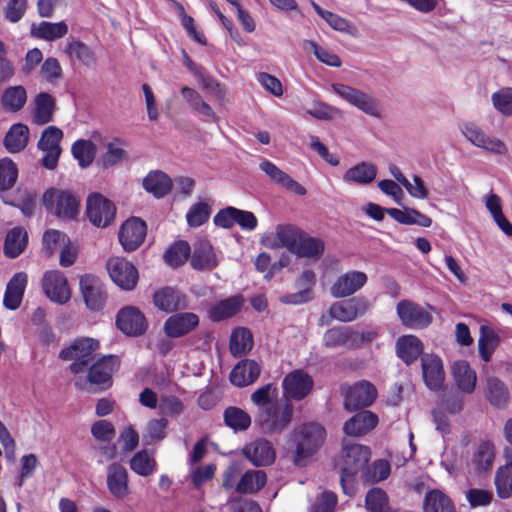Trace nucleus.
Listing matches in <instances>:
<instances>
[{
	"instance_id": "e433bc0d",
	"label": "nucleus",
	"mask_w": 512,
	"mask_h": 512,
	"mask_svg": "<svg viewBox=\"0 0 512 512\" xmlns=\"http://www.w3.org/2000/svg\"><path fill=\"white\" fill-rule=\"evenodd\" d=\"M422 352L423 344L421 340L414 335L399 337L396 342L397 356L407 365L413 363Z\"/></svg>"
},
{
	"instance_id": "09e8293b",
	"label": "nucleus",
	"mask_w": 512,
	"mask_h": 512,
	"mask_svg": "<svg viewBox=\"0 0 512 512\" xmlns=\"http://www.w3.org/2000/svg\"><path fill=\"white\" fill-rule=\"evenodd\" d=\"M241 305L242 299L239 297L225 299L209 309V318L214 322L230 318L240 310Z\"/></svg>"
},
{
	"instance_id": "cd10ccee",
	"label": "nucleus",
	"mask_w": 512,
	"mask_h": 512,
	"mask_svg": "<svg viewBox=\"0 0 512 512\" xmlns=\"http://www.w3.org/2000/svg\"><path fill=\"white\" fill-rule=\"evenodd\" d=\"M245 457L255 466H266L275 460L272 444L265 439L255 440L243 449Z\"/></svg>"
},
{
	"instance_id": "473e14b6",
	"label": "nucleus",
	"mask_w": 512,
	"mask_h": 512,
	"mask_svg": "<svg viewBox=\"0 0 512 512\" xmlns=\"http://www.w3.org/2000/svg\"><path fill=\"white\" fill-rule=\"evenodd\" d=\"M28 276L24 272L16 273L8 282L4 293L3 304L10 310L17 309L22 301Z\"/></svg>"
},
{
	"instance_id": "4c0bfd02",
	"label": "nucleus",
	"mask_w": 512,
	"mask_h": 512,
	"mask_svg": "<svg viewBox=\"0 0 512 512\" xmlns=\"http://www.w3.org/2000/svg\"><path fill=\"white\" fill-rule=\"evenodd\" d=\"M130 469L137 475L148 477L157 470V462L153 450L143 449L136 452L129 461Z\"/></svg>"
},
{
	"instance_id": "72a5a7b5",
	"label": "nucleus",
	"mask_w": 512,
	"mask_h": 512,
	"mask_svg": "<svg viewBox=\"0 0 512 512\" xmlns=\"http://www.w3.org/2000/svg\"><path fill=\"white\" fill-rule=\"evenodd\" d=\"M377 168L369 162H361L350 167L344 174L343 180L350 185H367L375 180Z\"/></svg>"
},
{
	"instance_id": "39448f33",
	"label": "nucleus",
	"mask_w": 512,
	"mask_h": 512,
	"mask_svg": "<svg viewBox=\"0 0 512 512\" xmlns=\"http://www.w3.org/2000/svg\"><path fill=\"white\" fill-rule=\"evenodd\" d=\"M45 207L58 217L74 219L80 208V198L69 191L52 189L43 197Z\"/></svg>"
},
{
	"instance_id": "a18cd8bd",
	"label": "nucleus",
	"mask_w": 512,
	"mask_h": 512,
	"mask_svg": "<svg viewBox=\"0 0 512 512\" xmlns=\"http://www.w3.org/2000/svg\"><path fill=\"white\" fill-rule=\"evenodd\" d=\"M29 139V129L26 125L18 123L12 125L6 133L4 144L10 153H17L23 150Z\"/></svg>"
},
{
	"instance_id": "2f4dec72",
	"label": "nucleus",
	"mask_w": 512,
	"mask_h": 512,
	"mask_svg": "<svg viewBox=\"0 0 512 512\" xmlns=\"http://www.w3.org/2000/svg\"><path fill=\"white\" fill-rule=\"evenodd\" d=\"M259 364L251 359L239 362L230 373V381L238 387H244L255 382L260 375Z\"/></svg>"
},
{
	"instance_id": "e2e57ef3",
	"label": "nucleus",
	"mask_w": 512,
	"mask_h": 512,
	"mask_svg": "<svg viewBox=\"0 0 512 512\" xmlns=\"http://www.w3.org/2000/svg\"><path fill=\"white\" fill-rule=\"evenodd\" d=\"M497 495L501 499L512 496V469L500 466L494 477Z\"/></svg>"
},
{
	"instance_id": "bf43d9fd",
	"label": "nucleus",
	"mask_w": 512,
	"mask_h": 512,
	"mask_svg": "<svg viewBox=\"0 0 512 512\" xmlns=\"http://www.w3.org/2000/svg\"><path fill=\"white\" fill-rule=\"evenodd\" d=\"M365 506L370 512H393L388 505L387 494L380 488H373L368 491Z\"/></svg>"
},
{
	"instance_id": "6e6d98bb",
	"label": "nucleus",
	"mask_w": 512,
	"mask_h": 512,
	"mask_svg": "<svg viewBox=\"0 0 512 512\" xmlns=\"http://www.w3.org/2000/svg\"><path fill=\"white\" fill-rule=\"evenodd\" d=\"M225 424L235 432L244 431L251 424V417L244 410L237 407H228L224 411Z\"/></svg>"
},
{
	"instance_id": "4468645a",
	"label": "nucleus",
	"mask_w": 512,
	"mask_h": 512,
	"mask_svg": "<svg viewBox=\"0 0 512 512\" xmlns=\"http://www.w3.org/2000/svg\"><path fill=\"white\" fill-rule=\"evenodd\" d=\"M313 384V379L308 373L300 369L294 370L283 379V399L300 401L310 393Z\"/></svg>"
},
{
	"instance_id": "7c9ffc66",
	"label": "nucleus",
	"mask_w": 512,
	"mask_h": 512,
	"mask_svg": "<svg viewBox=\"0 0 512 512\" xmlns=\"http://www.w3.org/2000/svg\"><path fill=\"white\" fill-rule=\"evenodd\" d=\"M378 416L371 411L364 410L347 420L344 424V432L350 436H362L376 427Z\"/></svg>"
},
{
	"instance_id": "603ef678",
	"label": "nucleus",
	"mask_w": 512,
	"mask_h": 512,
	"mask_svg": "<svg viewBox=\"0 0 512 512\" xmlns=\"http://www.w3.org/2000/svg\"><path fill=\"white\" fill-rule=\"evenodd\" d=\"M267 481L266 473L261 470H250L243 474L236 485L239 493H253L260 490Z\"/></svg>"
},
{
	"instance_id": "4be33fe9",
	"label": "nucleus",
	"mask_w": 512,
	"mask_h": 512,
	"mask_svg": "<svg viewBox=\"0 0 512 512\" xmlns=\"http://www.w3.org/2000/svg\"><path fill=\"white\" fill-rule=\"evenodd\" d=\"M397 314L401 322L410 328L426 327L432 321V316L425 309L409 300L397 304Z\"/></svg>"
},
{
	"instance_id": "ddd939ff",
	"label": "nucleus",
	"mask_w": 512,
	"mask_h": 512,
	"mask_svg": "<svg viewBox=\"0 0 512 512\" xmlns=\"http://www.w3.org/2000/svg\"><path fill=\"white\" fill-rule=\"evenodd\" d=\"M343 395L345 408L348 411H354L361 407L370 406L377 397V389L372 383L361 380L349 386L343 392Z\"/></svg>"
},
{
	"instance_id": "6e6552de",
	"label": "nucleus",
	"mask_w": 512,
	"mask_h": 512,
	"mask_svg": "<svg viewBox=\"0 0 512 512\" xmlns=\"http://www.w3.org/2000/svg\"><path fill=\"white\" fill-rule=\"evenodd\" d=\"M111 280L123 290L135 288L139 274L136 267L123 257L114 256L106 264Z\"/></svg>"
},
{
	"instance_id": "393cba45",
	"label": "nucleus",
	"mask_w": 512,
	"mask_h": 512,
	"mask_svg": "<svg viewBox=\"0 0 512 512\" xmlns=\"http://www.w3.org/2000/svg\"><path fill=\"white\" fill-rule=\"evenodd\" d=\"M106 483L111 495L117 499H124L130 494L127 469L119 463L108 466Z\"/></svg>"
},
{
	"instance_id": "49530a36",
	"label": "nucleus",
	"mask_w": 512,
	"mask_h": 512,
	"mask_svg": "<svg viewBox=\"0 0 512 512\" xmlns=\"http://www.w3.org/2000/svg\"><path fill=\"white\" fill-rule=\"evenodd\" d=\"M486 397L494 407L505 408L509 402L508 388L498 378L489 377L486 381Z\"/></svg>"
},
{
	"instance_id": "a878e982",
	"label": "nucleus",
	"mask_w": 512,
	"mask_h": 512,
	"mask_svg": "<svg viewBox=\"0 0 512 512\" xmlns=\"http://www.w3.org/2000/svg\"><path fill=\"white\" fill-rule=\"evenodd\" d=\"M261 171H263L273 182L277 185L285 188L291 193L303 196L306 194V189L297 181L293 180L287 173L281 170L273 162L262 159L259 165Z\"/></svg>"
},
{
	"instance_id": "c85d7f7f",
	"label": "nucleus",
	"mask_w": 512,
	"mask_h": 512,
	"mask_svg": "<svg viewBox=\"0 0 512 512\" xmlns=\"http://www.w3.org/2000/svg\"><path fill=\"white\" fill-rule=\"evenodd\" d=\"M119 359L109 355L96 361L89 369L88 380L91 384L110 383L112 374L119 368Z\"/></svg>"
},
{
	"instance_id": "ea45409f",
	"label": "nucleus",
	"mask_w": 512,
	"mask_h": 512,
	"mask_svg": "<svg viewBox=\"0 0 512 512\" xmlns=\"http://www.w3.org/2000/svg\"><path fill=\"white\" fill-rule=\"evenodd\" d=\"M387 214L400 224L418 225L421 227H430L432 224L430 217L413 208H388Z\"/></svg>"
},
{
	"instance_id": "7ed1b4c3",
	"label": "nucleus",
	"mask_w": 512,
	"mask_h": 512,
	"mask_svg": "<svg viewBox=\"0 0 512 512\" xmlns=\"http://www.w3.org/2000/svg\"><path fill=\"white\" fill-rule=\"evenodd\" d=\"M341 486L347 495L354 493V476L363 470L371 456L370 449L361 444H346L342 451Z\"/></svg>"
},
{
	"instance_id": "c9c22d12",
	"label": "nucleus",
	"mask_w": 512,
	"mask_h": 512,
	"mask_svg": "<svg viewBox=\"0 0 512 512\" xmlns=\"http://www.w3.org/2000/svg\"><path fill=\"white\" fill-rule=\"evenodd\" d=\"M452 373L458 388L465 393H472L476 386V372L465 360L454 362Z\"/></svg>"
},
{
	"instance_id": "13d9d810",
	"label": "nucleus",
	"mask_w": 512,
	"mask_h": 512,
	"mask_svg": "<svg viewBox=\"0 0 512 512\" xmlns=\"http://www.w3.org/2000/svg\"><path fill=\"white\" fill-rule=\"evenodd\" d=\"M66 52L71 59H77L87 67H91L96 63L93 51L81 41L69 43L66 47Z\"/></svg>"
},
{
	"instance_id": "69168bd1",
	"label": "nucleus",
	"mask_w": 512,
	"mask_h": 512,
	"mask_svg": "<svg viewBox=\"0 0 512 512\" xmlns=\"http://www.w3.org/2000/svg\"><path fill=\"white\" fill-rule=\"evenodd\" d=\"M195 78L197 79L200 88L206 90L216 100L223 101L226 95L225 88L214 77L205 73L203 69L200 72V75H196Z\"/></svg>"
},
{
	"instance_id": "2eb2a0df",
	"label": "nucleus",
	"mask_w": 512,
	"mask_h": 512,
	"mask_svg": "<svg viewBox=\"0 0 512 512\" xmlns=\"http://www.w3.org/2000/svg\"><path fill=\"white\" fill-rule=\"evenodd\" d=\"M301 233L302 230L294 225L279 224L273 232L264 235L263 243L270 249L286 248L292 253Z\"/></svg>"
},
{
	"instance_id": "58836bf2",
	"label": "nucleus",
	"mask_w": 512,
	"mask_h": 512,
	"mask_svg": "<svg viewBox=\"0 0 512 512\" xmlns=\"http://www.w3.org/2000/svg\"><path fill=\"white\" fill-rule=\"evenodd\" d=\"M324 252V243L318 238L311 237L302 231L299 242L292 252L298 257L318 260Z\"/></svg>"
},
{
	"instance_id": "6ab92c4d",
	"label": "nucleus",
	"mask_w": 512,
	"mask_h": 512,
	"mask_svg": "<svg viewBox=\"0 0 512 512\" xmlns=\"http://www.w3.org/2000/svg\"><path fill=\"white\" fill-rule=\"evenodd\" d=\"M153 303L158 310L172 313L188 307L187 296L172 287H163L153 294Z\"/></svg>"
},
{
	"instance_id": "dca6fc26",
	"label": "nucleus",
	"mask_w": 512,
	"mask_h": 512,
	"mask_svg": "<svg viewBox=\"0 0 512 512\" xmlns=\"http://www.w3.org/2000/svg\"><path fill=\"white\" fill-rule=\"evenodd\" d=\"M199 323L200 318L196 313L176 311L165 320L163 331L170 338H180L194 331Z\"/></svg>"
},
{
	"instance_id": "5701e85b",
	"label": "nucleus",
	"mask_w": 512,
	"mask_h": 512,
	"mask_svg": "<svg viewBox=\"0 0 512 512\" xmlns=\"http://www.w3.org/2000/svg\"><path fill=\"white\" fill-rule=\"evenodd\" d=\"M369 309V302L362 297L337 302L329 309L332 318L341 322H351Z\"/></svg>"
},
{
	"instance_id": "a19ab883",
	"label": "nucleus",
	"mask_w": 512,
	"mask_h": 512,
	"mask_svg": "<svg viewBox=\"0 0 512 512\" xmlns=\"http://www.w3.org/2000/svg\"><path fill=\"white\" fill-rule=\"evenodd\" d=\"M28 243V234L22 227L11 229L4 241V254L8 258L18 257L26 248Z\"/></svg>"
},
{
	"instance_id": "0eeeda50",
	"label": "nucleus",
	"mask_w": 512,
	"mask_h": 512,
	"mask_svg": "<svg viewBox=\"0 0 512 512\" xmlns=\"http://www.w3.org/2000/svg\"><path fill=\"white\" fill-rule=\"evenodd\" d=\"M63 139V131L56 126L45 128L38 141V148L42 151L43 166L49 170L56 168L61 155L60 142Z\"/></svg>"
},
{
	"instance_id": "37998d69",
	"label": "nucleus",
	"mask_w": 512,
	"mask_h": 512,
	"mask_svg": "<svg viewBox=\"0 0 512 512\" xmlns=\"http://www.w3.org/2000/svg\"><path fill=\"white\" fill-rule=\"evenodd\" d=\"M143 187L155 197L161 198L171 190L172 181L164 172L154 171L144 178Z\"/></svg>"
},
{
	"instance_id": "c756f323",
	"label": "nucleus",
	"mask_w": 512,
	"mask_h": 512,
	"mask_svg": "<svg viewBox=\"0 0 512 512\" xmlns=\"http://www.w3.org/2000/svg\"><path fill=\"white\" fill-rule=\"evenodd\" d=\"M191 265L196 270H212L218 266L217 255L207 240H199L194 244Z\"/></svg>"
},
{
	"instance_id": "774afa93",
	"label": "nucleus",
	"mask_w": 512,
	"mask_h": 512,
	"mask_svg": "<svg viewBox=\"0 0 512 512\" xmlns=\"http://www.w3.org/2000/svg\"><path fill=\"white\" fill-rule=\"evenodd\" d=\"M494 108L505 116H512V88H503L492 94Z\"/></svg>"
},
{
	"instance_id": "c03bdc74",
	"label": "nucleus",
	"mask_w": 512,
	"mask_h": 512,
	"mask_svg": "<svg viewBox=\"0 0 512 512\" xmlns=\"http://www.w3.org/2000/svg\"><path fill=\"white\" fill-rule=\"evenodd\" d=\"M181 94L188 106L196 113L208 117L214 121L217 120V116L213 111L212 107L203 99L202 95L195 89L188 86L181 88Z\"/></svg>"
},
{
	"instance_id": "4d7b16f0",
	"label": "nucleus",
	"mask_w": 512,
	"mask_h": 512,
	"mask_svg": "<svg viewBox=\"0 0 512 512\" xmlns=\"http://www.w3.org/2000/svg\"><path fill=\"white\" fill-rule=\"evenodd\" d=\"M71 151L79 165L85 168L93 162L96 155V146L90 140H77Z\"/></svg>"
},
{
	"instance_id": "412c9836",
	"label": "nucleus",
	"mask_w": 512,
	"mask_h": 512,
	"mask_svg": "<svg viewBox=\"0 0 512 512\" xmlns=\"http://www.w3.org/2000/svg\"><path fill=\"white\" fill-rule=\"evenodd\" d=\"M146 224L139 218L126 220L119 231V241L125 251L136 250L146 236Z\"/></svg>"
},
{
	"instance_id": "f8f14e48",
	"label": "nucleus",
	"mask_w": 512,
	"mask_h": 512,
	"mask_svg": "<svg viewBox=\"0 0 512 512\" xmlns=\"http://www.w3.org/2000/svg\"><path fill=\"white\" fill-rule=\"evenodd\" d=\"M374 336L375 334L372 332L359 334L350 328L334 327L325 332L323 342L328 348L340 346L358 347L364 342L371 341Z\"/></svg>"
},
{
	"instance_id": "bb28decb",
	"label": "nucleus",
	"mask_w": 512,
	"mask_h": 512,
	"mask_svg": "<svg viewBox=\"0 0 512 512\" xmlns=\"http://www.w3.org/2000/svg\"><path fill=\"white\" fill-rule=\"evenodd\" d=\"M118 328L127 335H140L145 329V317L135 307H125L117 315Z\"/></svg>"
},
{
	"instance_id": "5fc2aeb1",
	"label": "nucleus",
	"mask_w": 512,
	"mask_h": 512,
	"mask_svg": "<svg viewBox=\"0 0 512 512\" xmlns=\"http://www.w3.org/2000/svg\"><path fill=\"white\" fill-rule=\"evenodd\" d=\"M27 100V93L22 86L7 88L2 95L3 107L11 112L19 111Z\"/></svg>"
},
{
	"instance_id": "20e7f679",
	"label": "nucleus",
	"mask_w": 512,
	"mask_h": 512,
	"mask_svg": "<svg viewBox=\"0 0 512 512\" xmlns=\"http://www.w3.org/2000/svg\"><path fill=\"white\" fill-rule=\"evenodd\" d=\"M330 89L363 113L375 118H381L379 102L372 95L343 83H333Z\"/></svg>"
},
{
	"instance_id": "423d86ee",
	"label": "nucleus",
	"mask_w": 512,
	"mask_h": 512,
	"mask_svg": "<svg viewBox=\"0 0 512 512\" xmlns=\"http://www.w3.org/2000/svg\"><path fill=\"white\" fill-rule=\"evenodd\" d=\"M99 347L97 340L92 338L77 339L70 347L63 349L59 357L63 360H72L70 366L74 373L83 372L87 364L94 359V354Z\"/></svg>"
},
{
	"instance_id": "9b49d317",
	"label": "nucleus",
	"mask_w": 512,
	"mask_h": 512,
	"mask_svg": "<svg viewBox=\"0 0 512 512\" xmlns=\"http://www.w3.org/2000/svg\"><path fill=\"white\" fill-rule=\"evenodd\" d=\"M42 288L47 298L54 303L65 304L71 298L68 280L61 271H47L42 279Z\"/></svg>"
},
{
	"instance_id": "680f3d73",
	"label": "nucleus",
	"mask_w": 512,
	"mask_h": 512,
	"mask_svg": "<svg viewBox=\"0 0 512 512\" xmlns=\"http://www.w3.org/2000/svg\"><path fill=\"white\" fill-rule=\"evenodd\" d=\"M167 424L168 421L165 418L150 420L143 431V441L145 444L150 445L163 440L166 436L165 429Z\"/></svg>"
},
{
	"instance_id": "b1692460",
	"label": "nucleus",
	"mask_w": 512,
	"mask_h": 512,
	"mask_svg": "<svg viewBox=\"0 0 512 512\" xmlns=\"http://www.w3.org/2000/svg\"><path fill=\"white\" fill-rule=\"evenodd\" d=\"M367 282V275L361 271H349L340 275L330 291L335 298L348 297L360 290Z\"/></svg>"
},
{
	"instance_id": "864d4df0",
	"label": "nucleus",
	"mask_w": 512,
	"mask_h": 512,
	"mask_svg": "<svg viewBox=\"0 0 512 512\" xmlns=\"http://www.w3.org/2000/svg\"><path fill=\"white\" fill-rule=\"evenodd\" d=\"M425 512H454L450 499L439 490L428 492L424 499Z\"/></svg>"
},
{
	"instance_id": "f257e3e1",
	"label": "nucleus",
	"mask_w": 512,
	"mask_h": 512,
	"mask_svg": "<svg viewBox=\"0 0 512 512\" xmlns=\"http://www.w3.org/2000/svg\"><path fill=\"white\" fill-rule=\"evenodd\" d=\"M325 439L324 428L316 423L303 424L292 433L295 445L294 463L297 466H306L313 455L322 446Z\"/></svg>"
},
{
	"instance_id": "3c124183",
	"label": "nucleus",
	"mask_w": 512,
	"mask_h": 512,
	"mask_svg": "<svg viewBox=\"0 0 512 512\" xmlns=\"http://www.w3.org/2000/svg\"><path fill=\"white\" fill-rule=\"evenodd\" d=\"M253 346V337L246 328H236L230 337V351L236 357L246 355Z\"/></svg>"
},
{
	"instance_id": "338daca9",
	"label": "nucleus",
	"mask_w": 512,
	"mask_h": 512,
	"mask_svg": "<svg viewBox=\"0 0 512 512\" xmlns=\"http://www.w3.org/2000/svg\"><path fill=\"white\" fill-rule=\"evenodd\" d=\"M462 403L463 399L459 393L453 391H445L438 398L437 409H440L451 415H455L461 412Z\"/></svg>"
},
{
	"instance_id": "f704fd0d",
	"label": "nucleus",
	"mask_w": 512,
	"mask_h": 512,
	"mask_svg": "<svg viewBox=\"0 0 512 512\" xmlns=\"http://www.w3.org/2000/svg\"><path fill=\"white\" fill-rule=\"evenodd\" d=\"M55 110V99L48 93L42 92L34 99L32 121L36 125H45L52 121Z\"/></svg>"
},
{
	"instance_id": "1a4fd4ad",
	"label": "nucleus",
	"mask_w": 512,
	"mask_h": 512,
	"mask_svg": "<svg viewBox=\"0 0 512 512\" xmlns=\"http://www.w3.org/2000/svg\"><path fill=\"white\" fill-rule=\"evenodd\" d=\"M461 133L474 146L496 155H506L508 148L499 138L487 135L479 126L467 122L461 126Z\"/></svg>"
},
{
	"instance_id": "052dcab7",
	"label": "nucleus",
	"mask_w": 512,
	"mask_h": 512,
	"mask_svg": "<svg viewBox=\"0 0 512 512\" xmlns=\"http://www.w3.org/2000/svg\"><path fill=\"white\" fill-rule=\"evenodd\" d=\"M311 6L313 7L314 11L322 18L325 20V22L334 30L336 31H339V32H346V33H349L350 32V28H351V25L349 23L348 20H346L345 18L333 13V12H330V11H327V10H324L323 8H321L315 1H311Z\"/></svg>"
},
{
	"instance_id": "0e129e2a",
	"label": "nucleus",
	"mask_w": 512,
	"mask_h": 512,
	"mask_svg": "<svg viewBox=\"0 0 512 512\" xmlns=\"http://www.w3.org/2000/svg\"><path fill=\"white\" fill-rule=\"evenodd\" d=\"M17 176L18 169L11 159L0 160V193L11 189L16 183Z\"/></svg>"
},
{
	"instance_id": "de8ad7c7",
	"label": "nucleus",
	"mask_w": 512,
	"mask_h": 512,
	"mask_svg": "<svg viewBox=\"0 0 512 512\" xmlns=\"http://www.w3.org/2000/svg\"><path fill=\"white\" fill-rule=\"evenodd\" d=\"M499 345V336L496 331L487 325L480 327V336L478 339V350L480 357L488 362L497 346Z\"/></svg>"
},
{
	"instance_id": "f03ea898",
	"label": "nucleus",
	"mask_w": 512,
	"mask_h": 512,
	"mask_svg": "<svg viewBox=\"0 0 512 512\" xmlns=\"http://www.w3.org/2000/svg\"><path fill=\"white\" fill-rule=\"evenodd\" d=\"M293 414L294 407L288 399L275 400L258 410L256 423L263 433L280 434L291 424Z\"/></svg>"
},
{
	"instance_id": "a211bd4d",
	"label": "nucleus",
	"mask_w": 512,
	"mask_h": 512,
	"mask_svg": "<svg viewBox=\"0 0 512 512\" xmlns=\"http://www.w3.org/2000/svg\"><path fill=\"white\" fill-rule=\"evenodd\" d=\"M80 289L90 310L102 309L106 302V292L102 281L95 275L86 274L80 278Z\"/></svg>"
},
{
	"instance_id": "79ce46f5",
	"label": "nucleus",
	"mask_w": 512,
	"mask_h": 512,
	"mask_svg": "<svg viewBox=\"0 0 512 512\" xmlns=\"http://www.w3.org/2000/svg\"><path fill=\"white\" fill-rule=\"evenodd\" d=\"M67 33L68 26L63 21L57 23L42 21L37 25H33L31 28V34L34 37L46 41H54L56 39L62 38Z\"/></svg>"
},
{
	"instance_id": "8fccbe9b",
	"label": "nucleus",
	"mask_w": 512,
	"mask_h": 512,
	"mask_svg": "<svg viewBox=\"0 0 512 512\" xmlns=\"http://www.w3.org/2000/svg\"><path fill=\"white\" fill-rule=\"evenodd\" d=\"M495 459V446L491 441H481L474 452L472 462L478 471H488Z\"/></svg>"
},
{
	"instance_id": "aec40b11",
	"label": "nucleus",
	"mask_w": 512,
	"mask_h": 512,
	"mask_svg": "<svg viewBox=\"0 0 512 512\" xmlns=\"http://www.w3.org/2000/svg\"><path fill=\"white\" fill-rule=\"evenodd\" d=\"M422 376L431 391H439L445 381L443 362L437 355L424 354L421 358Z\"/></svg>"
},
{
	"instance_id": "f3484780",
	"label": "nucleus",
	"mask_w": 512,
	"mask_h": 512,
	"mask_svg": "<svg viewBox=\"0 0 512 512\" xmlns=\"http://www.w3.org/2000/svg\"><path fill=\"white\" fill-rule=\"evenodd\" d=\"M316 284V274L313 270H304L296 279L298 292L288 293L280 297V302L286 305H301L314 298L313 287Z\"/></svg>"
},
{
	"instance_id": "9d476101",
	"label": "nucleus",
	"mask_w": 512,
	"mask_h": 512,
	"mask_svg": "<svg viewBox=\"0 0 512 512\" xmlns=\"http://www.w3.org/2000/svg\"><path fill=\"white\" fill-rule=\"evenodd\" d=\"M115 213L114 204L101 194L94 193L88 196L86 214L93 225L108 226L114 220Z\"/></svg>"
}]
</instances>
